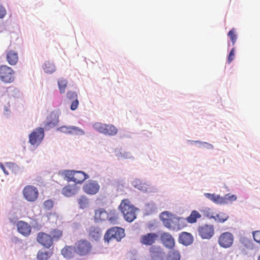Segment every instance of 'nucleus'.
<instances>
[{"label":"nucleus","instance_id":"1","mask_svg":"<svg viewBox=\"0 0 260 260\" xmlns=\"http://www.w3.org/2000/svg\"><path fill=\"white\" fill-rule=\"evenodd\" d=\"M160 218L164 225L170 230H179L186 226L184 218L177 217L168 211L162 212Z\"/></svg>","mask_w":260,"mask_h":260},{"label":"nucleus","instance_id":"2","mask_svg":"<svg viewBox=\"0 0 260 260\" xmlns=\"http://www.w3.org/2000/svg\"><path fill=\"white\" fill-rule=\"evenodd\" d=\"M119 209L122 213L124 219L128 222H132L136 218V208L131 204L128 199L122 201Z\"/></svg>","mask_w":260,"mask_h":260},{"label":"nucleus","instance_id":"3","mask_svg":"<svg viewBox=\"0 0 260 260\" xmlns=\"http://www.w3.org/2000/svg\"><path fill=\"white\" fill-rule=\"evenodd\" d=\"M74 245L76 254L81 256L89 254L92 250V246L87 240L80 239Z\"/></svg>","mask_w":260,"mask_h":260},{"label":"nucleus","instance_id":"4","mask_svg":"<svg viewBox=\"0 0 260 260\" xmlns=\"http://www.w3.org/2000/svg\"><path fill=\"white\" fill-rule=\"evenodd\" d=\"M124 236L125 233L123 229L119 227H113L107 231L104 236V240L108 242L111 240H115L117 242H119Z\"/></svg>","mask_w":260,"mask_h":260},{"label":"nucleus","instance_id":"5","mask_svg":"<svg viewBox=\"0 0 260 260\" xmlns=\"http://www.w3.org/2000/svg\"><path fill=\"white\" fill-rule=\"evenodd\" d=\"M64 175L68 181H73L81 184L88 178V175L82 171L67 170L64 171Z\"/></svg>","mask_w":260,"mask_h":260},{"label":"nucleus","instance_id":"6","mask_svg":"<svg viewBox=\"0 0 260 260\" xmlns=\"http://www.w3.org/2000/svg\"><path fill=\"white\" fill-rule=\"evenodd\" d=\"M22 194L24 199L27 202H35L38 199L39 192L36 186L28 185L23 189Z\"/></svg>","mask_w":260,"mask_h":260},{"label":"nucleus","instance_id":"7","mask_svg":"<svg viewBox=\"0 0 260 260\" xmlns=\"http://www.w3.org/2000/svg\"><path fill=\"white\" fill-rule=\"evenodd\" d=\"M14 71L6 65L0 66V80L6 83H10L14 80Z\"/></svg>","mask_w":260,"mask_h":260},{"label":"nucleus","instance_id":"8","mask_svg":"<svg viewBox=\"0 0 260 260\" xmlns=\"http://www.w3.org/2000/svg\"><path fill=\"white\" fill-rule=\"evenodd\" d=\"M93 127L96 131L106 135L113 136L117 133V128L111 124L98 122L93 125Z\"/></svg>","mask_w":260,"mask_h":260},{"label":"nucleus","instance_id":"9","mask_svg":"<svg viewBox=\"0 0 260 260\" xmlns=\"http://www.w3.org/2000/svg\"><path fill=\"white\" fill-rule=\"evenodd\" d=\"M44 137L43 128L38 127L35 129L29 135V142L32 145H39Z\"/></svg>","mask_w":260,"mask_h":260},{"label":"nucleus","instance_id":"10","mask_svg":"<svg viewBox=\"0 0 260 260\" xmlns=\"http://www.w3.org/2000/svg\"><path fill=\"white\" fill-rule=\"evenodd\" d=\"M199 235L202 239H209L214 234V226L211 224H204L198 228Z\"/></svg>","mask_w":260,"mask_h":260},{"label":"nucleus","instance_id":"11","mask_svg":"<svg viewBox=\"0 0 260 260\" xmlns=\"http://www.w3.org/2000/svg\"><path fill=\"white\" fill-rule=\"evenodd\" d=\"M37 241L42 246L46 248H49L53 244L51 236L44 232H39L38 234Z\"/></svg>","mask_w":260,"mask_h":260},{"label":"nucleus","instance_id":"12","mask_svg":"<svg viewBox=\"0 0 260 260\" xmlns=\"http://www.w3.org/2000/svg\"><path fill=\"white\" fill-rule=\"evenodd\" d=\"M234 237L229 232H224L221 234L218 238V242L219 245L223 248H229L233 244Z\"/></svg>","mask_w":260,"mask_h":260},{"label":"nucleus","instance_id":"13","mask_svg":"<svg viewBox=\"0 0 260 260\" xmlns=\"http://www.w3.org/2000/svg\"><path fill=\"white\" fill-rule=\"evenodd\" d=\"M100 185L95 181L90 180L83 186L84 191L88 194H95L100 189Z\"/></svg>","mask_w":260,"mask_h":260},{"label":"nucleus","instance_id":"14","mask_svg":"<svg viewBox=\"0 0 260 260\" xmlns=\"http://www.w3.org/2000/svg\"><path fill=\"white\" fill-rule=\"evenodd\" d=\"M6 58L8 63L11 66L15 65L19 59L18 53L11 48H8L5 51Z\"/></svg>","mask_w":260,"mask_h":260},{"label":"nucleus","instance_id":"15","mask_svg":"<svg viewBox=\"0 0 260 260\" xmlns=\"http://www.w3.org/2000/svg\"><path fill=\"white\" fill-rule=\"evenodd\" d=\"M160 240L163 245L169 249H173L175 246V240L170 233L162 234Z\"/></svg>","mask_w":260,"mask_h":260},{"label":"nucleus","instance_id":"16","mask_svg":"<svg viewBox=\"0 0 260 260\" xmlns=\"http://www.w3.org/2000/svg\"><path fill=\"white\" fill-rule=\"evenodd\" d=\"M149 251L152 260H162L164 252L161 247L159 246H152L150 248Z\"/></svg>","mask_w":260,"mask_h":260},{"label":"nucleus","instance_id":"17","mask_svg":"<svg viewBox=\"0 0 260 260\" xmlns=\"http://www.w3.org/2000/svg\"><path fill=\"white\" fill-rule=\"evenodd\" d=\"M158 236L155 233H148L143 235L140 239L141 243L145 245H151L155 243Z\"/></svg>","mask_w":260,"mask_h":260},{"label":"nucleus","instance_id":"18","mask_svg":"<svg viewBox=\"0 0 260 260\" xmlns=\"http://www.w3.org/2000/svg\"><path fill=\"white\" fill-rule=\"evenodd\" d=\"M17 228L18 232L24 236H28L31 233V226L23 221H19L17 223Z\"/></svg>","mask_w":260,"mask_h":260},{"label":"nucleus","instance_id":"19","mask_svg":"<svg viewBox=\"0 0 260 260\" xmlns=\"http://www.w3.org/2000/svg\"><path fill=\"white\" fill-rule=\"evenodd\" d=\"M60 131L64 133L71 135H83L84 132L82 129L75 126H63L60 127Z\"/></svg>","mask_w":260,"mask_h":260},{"label":"nucleus","instance_id":"20","mask_svg":"<svg viewBox=\"0 0 260 260\" xmlns=\"http://www.w3.org/2000/svg\"><path fill=\"white\" fill-rule=\"evenodd\" d=\"M179 241L183 245L188 246L192 243L193 237L189 233L182 232L179 235Z\"/></svg>","mask_w":260,"mask_h":260},{"label":"nucleus","instance_id":"21","mask_svg":"<svg viewBox=\"0 0 260 260\" xmlns=\"http://www.w3.org/2000/svg\"><path fill=\"white\" fill-rule=\"evenodd\" d=\"M94 218L96 221H105L109 218V213L104 209H98L95 210Z\"/></svg>","mask_w":260,"mask_h":260},{"label":"nucleus","instance_id":"22","mask_svg":"<svg viewBox=\"0 0 260 260\" xmlns=\"http://www.w3.org/2000/svg\"><path fill=\"white\" fill-rule=\"evenodd\" d=\"M67 98L70 101H72L71 109L73 111L76 110L79 105V101L77 99V94L73 91H69L67 94Z\"/></svg>","mask_w":260,"mask_h":260},{"label":"nucleus","instance_id":"23","mask_svg":"<svg viewBox=\"0 0 260 260\" xmlns=\"http://www.w3.org/2000/svg\"><path fill=\"white\" fill-rule=\"evenodd\" d=\"M62 255L67 258H71L74 257L75 253V245L73 247L71 246H66L61 250Z\"/></svg>","mask_w":260,"mask_h":260},{"label":"nucleus","instance_id":"24","mask_svg":"<svg viewBox=\"0 0 260 260\" xmlns=\"http://www.w3.org/2000/svg\"><path fill=\"white\" fill-rule=\"evenodd\" d=\"M204 196L216 204L224 205L223 197L214 193H205Z\"/></svg>","mask_w":260,"mask_h":260},{"label":"nucleus","instance_id":"25","mask_svg":"<svg viewBox=\"0 0 260 260\" xmlns=\"http://www.w3.org/2000/svg\"><path fill=\"white\" fill-rule=\"evenodd\" d=\"M62 193L66 197H71L74 195L76 190L74 186L70 185L65 186L61 190Z\"/></svg>","mask_w":260,"mask_h":260},{"label":"nucleus","instance_id":"26","mask_svg":"<svg viewBox=\"0 0 260 260\" xmlns=\"http://www.w3.org/2000/svg\"><path fill=\"white\" fill-rule=\"evenodd\" d=\"M201 217V215L196 210H193L190 215L186 219V221L190 223H193L197 222L198 219Z\"/></svg>","mask_w":260,"mask_h":260},{"label":"nucleus","instance_id":"27","mask_svg":"<svg viewBox=\"0 0 260 260\" xmlns=\"http://www.w3.org/2000/svg\"><path fill=\"white\" fill-rule=\"evenodd\" d=\"M229 215L225 213L220 212L214 215L213 219L218 222L223 223L229 219Z\"/></svg>","mask_w":260,"mask_h":260},{"label":"nucleus","instance_id":"28","mask_svg":"<svg viewBox=\"0 0 260 260\" xmlns=\"http://www.w3.org/2000/svg\"><path fill=\"white\" fill-rule=\"evenodd\" d=\"M88 233L89 237L95 240L99 238L101 235L100 229L97 227H91Z\"/></svg>","mask_w":260,"mask_h":260},{"label":"nucleus","instance_id":"29","mask_svg":"<svg viewBox=\"0 0 260 260\" xmlns=\"http://www.w3.org/2000/svg\"><path fill=\"white\" fill-rule=\"evenodd\" d=\"M57 122L58 120L55 116L54 118H52L51 116L49 117H47V121L45 124V128L46 129H49L51 128L54 127L57 125Z\"/></svg>","mask_w":260,"mask_h":260},{"label":"nucleus","instance_id":"30","mask_svg":"<svg viewBox=\"0 0 260 260\" xmlns=\"http://www.w3.org/2000/svg\"><path fill=\"white\" fill-rule=\"evenodd\" d=\"M180 254L177 250H173L169 252L167 260H180Z\"/></svg>","mask_w":260,"mask_h":260},{"label":"nucleus","instance_id":"31","mask_svg":"<svg viewBox=\"0 0 260 260\" xmlns=\"http://www.w3.org/2000/svg\"><path fill=\"white\" fill-rule=\"evenodd\" d=\"M51 236L52 238V240H58L61 238L62 236V231L58 229H53L50 232Z\"/></svg>","mask_w":260,"mask_h":260},{"label":"nucleus","instance_id":"32","mask_svg":"<svg viewBox=\"0 0 260 260\" xmlns=\"http://www.w3.org/2000/svg\"><path fill=\"white\" fill-rule=\"evenodd\" d=\"M44 71L47 73H52L55 70L54 65L49 61L46 62L43 67Z\"/></svg>","mask_w":260,"mask_h":260},{"label":"nucleus","instance_id":"33","mask_svg":"<svg viewBox=\"0 0 260 260\" xmlns=\"http://www.w3.org/2000/svg\"><path fill=\"white\" fill-rule=\"evenodd\" d=\"M68 82L66 79L60 78L58 81V85L60 93H64L67 86Z\"/></svg>","mask_w":260,"mask_h":260},{"label":"nucleus","instance_id":"34","mask_svg":"<svg viewBox=\"0 0 260 260\" xmlns=\"http://www.w3.org/2000/svg\"><path fill=\"white\" fill-rule=\"evenodd\" d=\"M223 199L224 204H227L235 201L237 200V197L234 194L227 193L223 197Z\"/></svg>","mask_w":260,"mask_h":260},{"label":"nucleus","instance_id":"35","mask_svg":"<svg viewBox=\"0 0 260 260\" xmlns=\"http://www.w3.org/2000/svg\"><path fill=\"white\" fill-rule=\"evenodd\" d=\"M228 36L231 40L233 45H234L237 39V35L236 34V29L233 28L230 30L228 34Z\"/></svg>","mask_w":260,"mask_h":260},{"label":"nucleus","instance_id":"36","mask_svg":"<svg viewBox=\"0 0 260 260\" xmlns=\"http://www.w3.org/2000/svg\"><path fill=\"white\" fill-rule=\"evenodd\" d=\"M49 257V253L47 251L40 250L37 254V258L38 260H47Z\"/></svg>","mask_w":260,"mask_h":260},{"label":"nucleus","instance_id":"37","mask_svg":"<svg viewBox=\"0 0 260 260\" xmlns=\"http://www.w3.org/2000/svg\"><path fill=\"white\" fill-rule=\"evenodd\" d=\"M78 204L81 208H85L88 204V199L85 196L81 197L78 200Z\"/></svg>","mask_w":260,"mask_h":260},{"label":"nucleus","instance_id":"38","mask_svg":"<svg viewBox=\"0 0 260 260\" xmlns=\"http://www.w3.org/2000/svg\"><path fill=\"white\" fill-rule=\"evenodd\" d=\"M15 167V165L11 162H7L6 164V167H5L2 163L0 162V168H1L4 171V173L6 175H9V173L7 169H10L11 168Z\"/></svg>","mask_w":260,"mask_h":260},{"label":"nucleus","instance_id":"39","mask_svg":"<svg viewBox=\"0 0 260 260\" xmlns=\"http://www.w3.org/2000/svg\"><path fill=\"white\" fill-rule=\"evenodd\" d=\"M53 202L51 200L45 201L43 203L44 208L47 210H51L53 207Z\"/></svg>","mask_w":260,"mask_h":260},{"label":"nucleus","instance_id":"40","mask_svg":"<svg viewBox=\"0 0 260 260\" xmlns=\"http://www.w3.org/2000/svg\"><path fill=\"white\" fill-rule=\"evenodd\" d=\"M118 219V215L115 214H113L112 216H110V213H109V218L108 220L112 224H115L117 223Z\"/></svg>","mask_w":260,"mask_h":260},{"label":"nucleus","instance_id":"41","mask_svg":"<svg viewBox=\"0 0 260 260\" xmlns=\"http://www.w3.org/2000/svg\"><path fill=\"white\" fill-rule=\"evenodd\" d=\"M252 235L254 241L260 243V231H255L252 232Z\"/></svg>","mask_w":260,"mask_h":260},{"label":"nucleus","instance_id":"42","mask_svg":"<svg viewBox=\"0 0 260 260\" xmlns=\"http://www.w3.org/2000/svg\"><path fill=\"white\" fill-rule=\"evenodd\" d=\"M235 58V48H233L231 50L228 57V62L229 63H230Z\"/></svg>","mask_w":260,"mask_h":260},{"label":"nucleus","instance_id":"43","mask_svg":"<svg viewBox=\"0 0 260 260\" xmlns=\"http://www.w3.org/2000/svg\"><path fill=\"white\" fill-rule=\"evenodd\" d=\"M204 213L205 216L209 219H213L214 214L210 209L205 211Z\"/></svg>","mask_w":260,"mask_h":260},{"label":"nucleus","instance_id":"44","mask_svg":"<svg viewBox=\"0 0 260 260\" xmlns=\"http://www.w3.org/2000/svg\"><path fill=\"white\" fill-rule=\"evenodd\" d=\"M196 143H199L202 144L203 147L207 148V149H213V146L211 144L206 143V142H200L199 141H196Z\"/></svg>","mask_w":260,"mask_h":260},{"label":"nucleus","instance_id":"45","mask_svg":"<svg viewBox=\"0 0 260 260\" xmlns=\"http://www.w3.org/2000/svg\"><path fill=\"white\" fill-rule=\"evenodd\" d=\"M6 10L5 8L0 6V18H4L6 15Z\"/></svg>","mask_w":260,"mask_h":260},{"label":"nucleus","instance_id":"46","mask_svg":"<svg viewBox=\"0 0 260 260\" xmlns=\"http://www.w3.org/2000/svg\"><path fill=\"white\" fill-rule=\"evenodd\" d=\"M257 260H260V254H259V256H258V258Z\"/></svg>","mask_w":260,"mask_h":260}]
</instances>
